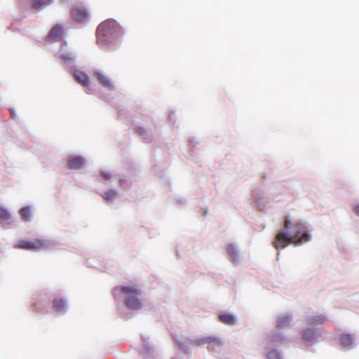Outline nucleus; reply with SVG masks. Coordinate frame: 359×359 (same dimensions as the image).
Here are the masks:
<instances>
[{"instance_id": "obj_1", "label": "nucleus", "mask_w": 359, "mask_h": 359, "mask_svg": "<svg viewBox=\"0 0 359 359\" xmlns=\"http://www.w3.org/2000/svg\"><path fill=\"white\" fill-rule=\"evenodd\" d=\"M284 227L287 230H290L292 227L293 230L290 233L284 231H280L276 236V240L273 242V247L276 249L284 248L289 244H299L307 242L310 240V235L309 234L306 228L302 222H296L292 226V222L289 217L285 219Z\"/></svg>"}, {"instance_id": "obj_2", "label": "nucleus", "mask_w": 359, "mask_h": 359, "mask_svg": "<svg viewBox=\"0 0 359 359\" xmlns=\"http://www.w3.org/2000/svg\"><path fill=\"white\" fill-rule=\"evenodd\" d=\"M123 31L119 24L113 19H107L101 22L97 28V43L101 47L114 44L122 35Z\"/></svg>"}, {"instance_id": "obj_3", "label": "nucleus", "mask_w": 359, "mask_h": 359, "mask_svg": "<svg viewBox=\"0 0 359 359\" xmlns=\"http://www.w3.org/2000/svg\"><path fill=\"white\" fill-rule=\"evenodd\" d=\"M126 295V305L128 308L137 310L142 308V302L137 298L141 295L142 290L138 285H124L121 288Z\"/></svg>"}, {"instance_id": "obj_4", "label": "nucleus", "mask_w": 359, "mask_h": 359, "mask_svg": "<svg viewBox=\"0 0 359 359\" xmlns=\"http://www.w3.org/2000/svg\"><path fill=\"white\" fill-rule=\"evenodd\" d=\"M47 245V242L41 239H33L24 241V249L36 251L43 249Z\"/></svg>"}, {"instance_id": "obj_5", "label": "nucleus", "mask_w": 359, "mask_h": 359, "mask_svg": "<svg viewBox=\"0 0 359 359\" xmlns=\"http://www.w3.org/2000/svg\"><path fill=\"white\" fill-rule=\"evenodd\" d=\"M71 13L72 19L79 22H83L88 18L87 11L82 7L74 8Z\"/></svg>"}, {"instance_id": "obj_6", "label": "nucleus", "mask_w": 359, "mask_h": 359, "mask_svg": "<svg viewBox=\"0 0 359 359\" xmlns=\"http://www.w3.org/2000/svg\"><path fill=\"white\" fill-rule=\"evenodd\" d=\"M75 80L81 86L88 87L90 84V80L88 74L81 70H75L74 72Z\"/></svg>"}, {"instance_id": "obj_7", "label": "nucleus", "mask_w": 359, "mask_h": 359, "mask_svg": "<svg viewBox=\"0 0 359 359\" xmlns=\"http://www.w3.org/2000/svg\"><path fill=\"white\" fill-rule=\"evenodd\" d=\"M63 34V27L60 25H56L50 29L48 37L55 41H60L62 39Z\"/></svg>"}, {"instance_id": "obj_8", "label": "nucleus", "mask_w": 359, "mask_h": 359, "mask_svg": "<svg viewBox=\"0 0 359 359\" xmlns=\"http://www.w3.org/2000/svg\"><path fill=\"white\" fill-rule=\"evenodd\" d=\"M68 168L76 170L81 168L85 164V159L81 156H72L68 159Z\"/></svg>"}, {"instance_id": "obj_9", "label": "nucleus", "mask_w": 359, "mask_h": 359, "mask_svg": "<svg viewBox=\"0 0 359 359\" xmlns=\"http://www.w3.org/2000/svg\"><path fill=\"white\" fill-rule=\"evenodd\" d=\"M95 75L96 76L97 80L103 87L110 90L114 89V86L111 80L102 72L96 71L95 72Z\"/></svg>"}, {"instance_id": "obj_10", "label": "nucleus", "mask_w": 359, "mask_h": 359, "mask_svg": "<svg viewBox=\"0 0 359 359\" xmlns=\"http://www.w3.org/2000/svg\"><path fill=\"white\" fill-rule=\"evenodd\" d=\"M320 337V333H318L316 330L306 329L302 332V338L306 341H313Z\"/></svg>"}, {"instance_id": "obj_11", "label": "nucleus", "mask_w": 359, "mask_h": 359, "mask_svg": "<svg viewBox=\"0 0 359 359\" xmlns=\"http://www.w3.org/2000/svg\"><path fill=\"white\" fill-rule=\"evenodd\" d=\"M327 318L323 315H316L308 318L307 323L310 325H317L325 323Z\"/></svg>"}, {"instance_id": "obj_12", "label": "nucleus", "mask_w": 359, "mask_h": 359, "mask_svg": "<svg viewBox=\"0 0 359 359\" xmlns=\"http://www.w3.org/2000/svg\"><path fill=\"white\" fill-rule=\"evenodd\" d=\"M340 339H341V345L344 347L348 348L352 344V343L354 340V337L351 334H341V337H340Z\"/></svg>"}, {"instance_id": "obj_13", "label": "nucleus", "mask_w": 359, "mask_h": 359, "mask_svg": "<svg viewBox=\"0 0 359 359\" xmlns=\"http://www.w3.org/2000/svg\"><path fill=\"white\" fill-rule=\"evenodd\" d=\"M292 318L289 315L280 316L277 321V327L280 329L285 327L290 324Z\"/></svg>"}, {"instance_id": "obj_14", "label": "nucleus", "mask_w": 359, "mask_h": 359, "mask_svg": "<svg viewBox=\"0 0 359 359\" xmlns=\"http://www.w3.org/2000/svg\"><path fill=\"white\" fill-rule=\"evenodd\" d=\"M219 318L222 323L226 325H232L235 323L234 317L229 313L222 314L219 316Z\"/></svg>"}, {"instance_id": "obj_15", "label": "nucleus", "mask_w": 359, "mask_h": 359, "mask_svg": "<svg viewBox=\"0 0 359 359\" xmlns=\"http://www.w3.org/2000/svg\"><path fill=\"white\" fill-rule=\"evenodd\" d=\"M203 344H212L213 343L216 346H221L222 345V341L217 337H208L202 339Z\"/></svg>"}, {"instance_id": "obj_16", "label": "nucleus", "mask_w": 359, "mask_h": 359, "mask_svg": "<svg viewBox=\"0 0 359 359\" xmlns=\"http://www.w3.org/2000/svg\"><path fill=\"white\" fill-rule=\"evenodd\" d=\"M52 0H32V7L35 9H40L43 6H48Z\"/></svg>"}, {"instance_id": "obj_17", "label": "nucleus", "mask_w": 359, "mask_h": 359, "mask_svg": "<svg viewBox=\"0 0 359 359\" xmlns=\"http://www.w3.org/2000/svg\"><path fill=\"white\" fill-rule=\"evenodd\" d=\"M226 251L229 254V255L231 257L232 261L233 262H236L238 259V253L236 252V248L233 245H228L226 246Z\"/></svg>"}, {"instance_id": "obj_18", "label": "nucleus", "mask_w": 359, "mask_h": 359, "mask_svg": "<svg viewBox=\"0 0 359 359\" xmlns=\"http://www.w3.org/2000/svg\"><path fill=\"white\" fill-rule=\"evenodd\" d=\"M53 307L57 311H62L65 307V302L62 299H55L53 301Z\"/></svg>"}, {"instance_id": "obj_19", "label": "nucleus", "mask_w": 359, "mask_h": 359, "mask_svg": "<svg viewBox=\"0 0 359 359\" xmlns=\"http://www.w3.org/2000/svg\"><path fill=\"white\" fill-rule=\"evenodd\" d=\"M11 219V213L4 208L0 205V220L8 221Z\"/></svg>"}, {"instance_id": "obj_20", "label": "nucleus", "mask_w": 359, "mask_h": 359, "mask_svg": "<svg viewBox=\"0 0 359 359\" xmlns=\"http://www.w3.org/2000/svg\"><path fill=\"white\" fill-rule=\"evenodd\" d=\"M117 196V193L114 190H109L104 193L102 197L107 201H113Z\"/></svg>"}, {"instance_id": "obj_21", "label": "nucleus", "mask_w": 359, "mask_h": 359, "mask_svg": "<svg viewBox=\"0 0 359 359\" xmlns=\"http://www.w3.org/2000/svg\"><path fill=\"white\" fill-rule=\"evenodd\" d=\"M32 216V209L29 207H24V221H30Z\"/></svg>"}, {"instance_id": "obj_22", "label": "nucleus", "mask_w": 359, "mask_h": 359, "mask_svg": "<svg viewBox=\"0 0 359 359\" xmlns=\"http://www.w3.org/2000/svg\"><path fill=\"white\" fill-rule=\"evenodd\" d=\"M61 58L65 61H72L74 59V55L72 53H63L61 55Z\"/></svg>"}, {"instance_id": "obj_23", "label": "nucleus", "mask_w": 359, "mask_h": 359, "mask_svg": "<svg viewBox=\"0 0 359 359\" xmlns=\"http://www.w3.org/2000/svg\"><path fill=\"white\" fill-rule=\"evenodd\" d=\"M269 359H281L279 353L276 351H272L268 354Z\"/></svg>"}, {"instance_id": "obj_24", "label": "nucleus", "mask_w": 359, "mask_h": 359, "mask_svg": "<svg viewBox=\"0 0 359 359\" xmlns=\"http://www.w3.org/2000/svg\"><path fill=\"white\" fill-rule=\"evenodd\" d=\"M353 210L356 215L359 216V204L353 205Z\"/></svg>"}, {"instance_id": "obj_25", "label": "nucleus", "mask_w": 359, "mask_h": 359, "mask_svg": "<svg viewBox=\"0 0 359 359\" xmlns=\"http://www.w3.org/2000/svg\"><path fill=\"white\" fill-rule=\"evenodd\" d=\"M102 175L107 180H109L111 178V175L107 172H102Z\"/></svg>"}, {"instance_id": "obj_26", "label": "nucleus", "mask_w": 359, "mask_h": 359, "mask_svg": "<svg viewBox=\"0 0 359 359\" xmlns=\"http://www.w3.org/2000/svg\"><path fill=\"white\" fill-rule=\"evenodd\" d=\"M137 132L141 135H144L146 133V130L143 128H138Z\"/></svg>"}, {"instance_id": "obj_27", "label": "nucleus", "mask_w": 359, "mask_h": 359, "mask_svg": "<svg viewBox=\"0 0 359 359\" xmlns=\"http://www.w3.org/2000/svg\"><path fill=\"white\" fill-rule=\"evenodd\" d=\"M17 248H22V241H19L15 246Z\"/></svg>"}, {"instance_id": "obj_28", "label": "nucleus", "mask_w": 359, "mask_h": 359, "mask_svg": "<svg viewBox=\"0 0 359 359\" xmlns=\"http://www.w3.org/2000/svg\"><path fill=\"white\" fill-rule=\"evenodd\" d=\"M178 346L181 349H184V348L182 343H178Z\"/></svg>"}, {"instance_id": "obj_29", "label": "nucleus", "mask_w": 359, "mask_h": 359, "mask_svg": "<svg viewBox=\"0 0 359 359\" xmlns=\"http://www.w3.org/2000/svg\"><path fill=\"white\" fill-rule=\"evenodd\" d=\"M19 213L22 215V208L19 210Z\"/></svg>"}, {"instance_id": "obj_30", "label": "nucleus", "mask_w": 359, "mask_h": 359, "mask_svg": "<svg viewBox=\"0 0 359 359\" xmlns=\"http://www.w3.org/2000/svg\"><path fill=\"white\" fill-rule=\"evenodd\" d=\"M11 116H13V112L12 110H11Z\"/></svg>"}]
</instances>
